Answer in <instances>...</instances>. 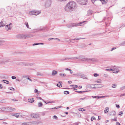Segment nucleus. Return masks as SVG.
I'll return each mask as SVG.
<instances>
[{"mask_svg": "<svg viewBox=\"0 0 125 125\" xmlns=\"http://www.w3.org/2000/svg\"><path fill=\"white\" fill-rule=\"evenodd\" d=\"M76 5L75 2L73 1H70L66 6L65 10L67 11H73L76 8Z\"/></svg>", "mask_w": 125, "mask_h": 125, "instance_id": "obj_1", "label": "nucleus"}, {"mask_svg": "<svg viewBox=\"0 0 125 125\" xmlns=\"http://www.w3.org/2000/svg\"><path fill=\"white\" fill-rule=\"evenodd\" d=\"M77 2L80 4L83 5L86 4L87 0H76Z\"/></svg>", "mask_w": 125, "mask_h": 125, "instance_id": "obj_5", "label": "nucleus"}, {"mask_svg": "<svg viewBox=\"0 0 125 125\" xmlns=\"http://www.w3.org/2000/svg\"><path fill=\"white\" fill-rule=\"evenodd\" d=\"M13 116H14L18 118L19 117V116L17 115H13Z\"/></svg>", "mask_w": 125, "mask_h": 125, "instance_id": "obj_52", "label": "nucleus"}, {"mask_svg": "<svg viewBox=\"0 0 125 125\" xmlns=\"http://www.w3.org/2000/svg\"><path fill=\"white\" fill-rule=\"evenodd\" d=\"M37 99L41 100H43V101H44V100L43 99H42V98L40 97H37Z\"/></svg>", "mask_w": 125, "mask_h": 125, "instance_id": "obj_45", "label": "nucleus"}, {"mask_svg": "<svg viewBox=\"0 0 125 125\" xmlns=\"http://www.w3.org/2000/svg\"><path fill=\"white\" fill-rule=\"evenodd\" d=\"M10 90H12L13 91L15 90L12 87L10 88Z\"/></svg>", "mask_w": 125, "mask_h": 125, "instance_id": "obj_54", "label": "nucleus"}, {"mask_svg": "<svg viewBox=\"0 0 125 125\" xmlns=\"http://www.w3.org/2000/svg\"><path fill=\"white\" fill-rule=\"evenodd\" d=\"M73 87V88H77L78 87V86L77 85H71V86H72Z\"/></svg>", "mask_w": 125, "mask_h": 125, "instance_id": "obj_34", "label": "nucleus"}, {"mask_svg": "<svg viewBox=\"0 0 125 125\" xmlns=\"http://www.w3.org/2000/svg\"><path fill=\"white\" fill-rule=\"evenodd\" d=\"M2 110L3 111H7V108L4 107H2L0 109Z\"/></svg>", "mask_w": 125, "mask_h": 125, "instance_id": "obj_26", "label": "nucleus"}, {"mask_svg": "<svg viewBox=\"0 0 125 125\" xmlns=\"http://www.w3.org/2000/svg\"><path fill=\"white\" fill-rule=\"evenodd\" d=\"M81 77L84 79H87V78L85 75L83 74H82L81 75Z\"/></svg>", "mask_w": 125, "mask_h": 125, "instance_id": "obj_19", "label": "nucleus"}, {"mask_svg": "<svg viewBox=\"0 0 125 125\" xmlns=\"http://www.w3.org/2000/svg\"><path fill=\"white\" fill-rule=\"evenodd\" d=\"M64 93L65 94H69V92L68 91H65L64 92Z\"/></svg>", "mask_w": 125, "mask_h": 125, "instance_id": "obj_33", "label": "nucleus"}, {"mask_svg": "<svg viewBox=\"0 0 125 125\" xmlns=\"http://www.w3.org/2000/svg\"><path fill=\"white\" fill-rule=\"evenodd\" d=\"M44 101L46 104H47L48 103H53V101H52L51 102H46V101Z\"/></svg>", "mask_w": 125, "mask_h": 125, "instance_id": "obj_47", "label": "nucleus"}, {"mask_svg": "<svg viewBox=\"0 0 125 125\" xmlns=\"http://www.w3.org/2000/svg\"><path fill=\"white\" fill-rule=\"evenodd\" d=\"M59 83H61V84H60V85H59L58 84H57V86H58L59 87H62V84H61V83H62V82L60 81L59 82Z\"/></svg>", "mask_w": 125, "mask_h": 125, "instance_id": "obj_31", "label": "nucleus"}, {"mask_svg": "<svg viewBox=\"0 0 125 125\" xmlns=\"http://www.w3.org/2000/svg\"><path fill=\"white\" fill-rule=\"evenodd\" d=\"M27 79L29 80L31 82H32V80L30 78H29V77H28Z\"/></svg>", "mask_w": 125, "mask_h": 125, "instance_id": "obj_61", "label": "nucleus"}, {"mask_svg": "<svg viewBox=\"0 0 125 125\" xmlns=\"http://www.w3.org/2000/svg\"><path fill=\"white\" fill-rule=\"evenodd\" d=\"M95 118L94 117H92L91 118V120L92 121H93L94 120H95Z\"/></svg>", "mask_w": 125, "mask_h": 125, "instance_id": "obj_48", "label": "nucleus"}, {"mask_svg": "<svg viewBox=\"0 0 125 125\" xmlns=\"http://www.w3.org/2000/svg\"><path fill=\"white\" fill-rule=\"evenodd\" d=\"M12 24L10 23L9 25H6V26L5 27V29L7 31L10 30L11 29V27L10 26V25H12Z\"/></svg>", "mask_w": 125, "mask_h": 125, "instance_id": "obj_11", "label": "nucleus"}, {"mask_svg": "<svg viewBox=\"0 0 125 125\" xmlns=\"http://www.w3.org/2000/svg\"><path fill=\"white\" fill-rule=\"evenodd\" d=\"M52 3L51 0H47L45 3V7L46 8L50 7Z\"/></svg>", "mask_w": 125, "mask_h": 125, "instance_id": "obj_6", "label": "nucleus"}, {"mask_svg": "<svg viewBox=\"0 0 125 125\" xmlns=\"http://www.w3.org/2000/svg\"><path fill=\"white\" fill-rule=\"evenodd\" d=\"M93 13V12L92 11L88 10V11L87 14L88 15H91Z\"/></svg>", "mask_w": 125, "mask_h": 125, "instance_id": "obj_25", "label": "nucleus"}, {"mask_svg": "<svg viewBox=\"0 0 125 125\" xmlns=\"http://www.w3.org/2000/svg\"><path fill=\"white\" fill-rule=\"evenodd\" d=\"M22 125H28L26 123H24L22 124Z\"/></svg>", "mask_w": 125, "mask_h": 125, "instance_id": "obj_59", "label": "nucleus"}, {"mask_svg": "<svg viewBox=\"0 0 125 125\" xmlns=\"http://www.w3.org/2000/svg\"><path fill=\"white\" fill-rule=\"evenodd\" d=\"M2 82H3L5 83H6L7 84H8L9 83V82L8 81L6 80H3L2 81Z\"/></svg>", "mask_w": 125, "mask_h": 125, "instance_id": "obj_27", "label": "nucleus"}, {"mask_svg": "<svg viewBox=\"0 0 125 125\" xmlns=\"http://www.w3.org/2000/svg\"><path fill=\"white\" fill-rule=\"evenodd\" d=\"M84 22L78 23H71L67 24L66 25L67 27L68 28H70L74 27L81 26L82 24Z\"/></svg>", "mask_w": 125, "mask_h": 125, "instance_id": "obj_2", "label": "nucleus"}, {"mask_svg": "<svg viewBox=\"0 0 125 125\" xmlns=\"http://www.w3.org/2000/svg\"><path fill=\"white\" fill-rule=\"evenodd\" d=\"M6 24V22L5 21H2L0 22V27H3L5 26Z\"/></svg>", "mask_w": 125, "mask_h": 125, "instance_id": "obj_12", "label": "nucleus"}, {"mask_svg": "<svg viewBox=\"0 0 125 125\" xmlns=\"http://www.w3.org/2000/svg\"><path fill=\"white\" fill-rule=\"evenodd\" d=\"M48 30L47 26H46L43 27H40L39 30L40 31H44L45 30Z\"/></svg>", "mask_w": 125, "mask_h": 125, "instance_id": "obj_13", "label": "nucleus"}, {"mask_svg": "<svg viewBox=\"0 0 125 125\" xmlns=\"http://www.w3.org/2000/svg\"><path fill=\"white\" fill-rule=\"evenodd\" d=\"M10 60L8 58H1L0 59V64H4L6 62L9 61Z\"/></svg>", "mask_w": 125, "mask_h": 125, "instance_id": "obj_3", "label": "nucleus"}, {"mask_svg": "<svg viewBox=\"0 0 125 125\" xmlns=\"http://www.w3.org/2000/svg\"><path fill=\"white\" fill-rule=\"evenodd\" d=\"M94 86H96V88H100L102 87L103 85L101 84H95L94 85Z\"/></svg>", "mask_w": 125, "mask_h": 125, "instance_id": "obj_16", "label": "nucleus"}, {"mask_svg": "<svg viewBox=\"0 0 125 125\" xmlns=\"http://www.w3.org/2000/svg\"><path fill=\"white\" fill-rule=\"evenodd\" d=\"M84 38H75V39H72V40H80V39H84Z\"/></svg>", "mask_w": 125, "mask_h": 125, "instance_id": "obj_50", "label": "nucleus"}, {"mask_svg": "<svg viewBox=\"0 0 125 125\" xmlns=\"http://www.w3.org/2000/svg\"><path fill=\"white\" fill-rule=\"evenodd\" d=\"M32 37V36H31V35H28L27 36V37H27L28 38H30V37Z\"/></svg>", "mask_w": 125, "mask_h": 125, "instance_id": "obj_60", "label": "nucleus"}, {"mask_svg": "<svg viewBox=\"0 0 125 125\" xmlns=\"http://www.w3.org/2000/svg\"><path fill=\"white\" fill-rule=\"evenodd\" d=\"M25 24L26 25V26L28 28L30 29L29 28V27L28 24V22H26L25 23Z\"/></svg>", "mask_w": 125, "mask_h": 125, "instance_id": "obj_35", "label": "nucleus"}, {"mask_svg": "<svg viewBox=\"0 0 125 125\" xmlns=\"http://www.w3.org/2000/svg\"><path fill=\"white\" fill-rule=\"evenodd\" d=\"M57 72L55 70H53L52 72V75L54 76L57 74Z\"/></svg>", "mask_w": 125, "mask_h": 125, "instance_id": "obj_21", "label": "nucleus"}, {"mask_svg": "<svg viewBox=\"0 0 125 125\" xmlns=\"http://www.w3.org/2000/svg\"><path fill=\"white\" fill-rule=\"evenodd\" d=\"M125 96V93L121 94L120 95V96L121 97V96Z\"/></svg>", "mask_w": 125, "mask_h": 125, "instance_id": "obj_56", "label": "nucleus"}, {"mask_svg": "<svg viewBox=\"0 0 125 125\" xmlns=\"http://www.w3.org/2000/svg\"><path fill=\"white\" fill-rule=\"evenodd\" d=\"M42 105H43L42 104V103L41 102H40L38 104V106L39 107H41L42 106Z\"/></svg>", "mask_w": 125, "mask_h": 125, "instance_id": "obj_28", "label": "nucleus"}, {"mask_svg": "<svg viewBox=\"0 0 125 125\" xmlns=\"http://www.w3.org/2000/svg\"><path fill=\"white\" fill-rule=\"evenodd\" d=\"M60 75L61 76L64 77L66 76V74H63L62 73H60Z\"/></svg>", "mask_w": 125, "mask_h": 125, "instance_id": "obj_30", "label": "nucleus"}, {"mask_svg": "<svg viewBox=\"0 0 125 125\" xmlns=\"http://www.w3.org/2000/svg\"><path fill=\"white\" fill-rule=\"evenodd\" d=\"M81 73H77L74 74V75H77V76H81Z\"/></svg>", "mask_w": 125, "mask_h": 125, "instance_id": "obj_40", "label": "nucleus"}, {"mask_svg": "<svg viewBox=\"0 0 125 125\" xmlns=\"http://www.w3.org/2000/svg\"><path fill=\"white\" fill-rule=\"evenodd\" d=\"M81 60L83 61H85L88 62H90L92 61V59L90 58H84L81 59Z\"/></svg>", "mask_w": 125, "mask_h": 125, "instance_id": "obj_14", "label": "nucleus"}, {"mask_svg": "<svg viewBox=\"0 0 125 125\" xmlns=\"http://www.w3.org/2000/svg\"><path fill=\"white\" fill-rule=\"evenodd\" d=\"M39 43H34L33 44V45L34 46L37 45H39Z\"/></svg>", "mask_w": 125, "mask_h": 125, "instance_id": "obj_58", "label": "nucleus"}, {"mask_svg": "<svg viewBox=\"0 0 125 125\" xmlns=\"http://www.w3.org/2000/svg\"><path fill=\"white\" fill-rule=\"evenodd\" d=\"M117 118L115 117L113 119H111V120L112 121H117L116 120Z\"/></svg>", "mask_w": 125, "mask_h": 125, "instance_id": "obj_46", "label": "nucleus"}, {"mask_svg": "<svg viewBox=\"0 0 125 125\" xmlns=\"http://www.w3.org/2000/svg\"><path fill=\"white\" fill-rule=\"evenodd\" d=\"M125 88V86H123L122 87L120 88V90H123Z\"/></svg>", "mask_w": 125, "mask_h": 125, "instance_id": "obj_43", "label": "nucleus"}, {"mask_svg": "<svg viewBox=\"0 0 125 125\" xmlns=\"http://www.w3.org/2000/svg\"><path fill=\"white\" fill-rule=\"evenodd\" d=\"M19 65L21 66H29L33 65V64L29 62H21L19 63Z\"/></svg>", "mask_w": 125, "mask_h": 125, "instance_id": "obj_4", "label": "nucleus"}, {"mask_svg": "<svg viewBox=\"0 0 125 125\" xmlns=\"http://www.w3.org/2000/svg\"><path fill=\"white\" fill-rule=\"evenodd\" d=\"M45 114V112H42L41 113V115L42 116H44Z\"/></svg>", "mask_w": 125, "mask_h": 125, "instance_id": "obj_39", "label": "nucleus"}, {"mask_svg": "<svg viewBox=\"0 0 125 125\" xmlns=\"http://www.w3.org/2000/svg\"><path fill=\"white\" fill-rule=\"evenodd\" d=\"M87 91H86V92H87ZM76 92H77V93H78L81 94V93H82L85 92H86V91H76Z\"/></svg>", "mask_w": 125, "mask_h": 125, "instance_id": "obj_37", "label": "nucleus"}, {"mask_svg": "<svg viewBox=\"0 0 125 125\" xmlns=\"http://www.w3.org/2000/svg\"><path fill=\"white\" fill-rule=\"evenodd\" d=\"M38 91V90L37 89H35V90H34V92L35 93H37V92Z\"/></svg>", "mask_w": 125, "mask_h": 125, "instance_id": "obj_62", "label": "nucleus"}, {"mask_svg": "<svg viewBox=\"0 0 125 125\" xmlns=\"http://www.w3.org/2000/svg\"><path fill=\"white\" fill-rule=\"evenodd\" d=\"M104 76L105 77H106L108 76V75L107 74H104Z\"/></svg>", "mask_w": 125, "mask_h": 125, "instance_id": "obj_64", "label": "nucleus"}, {"mask_svg": "<svg viewBox=\"0 0 125 125\" xmlns=\"http://www.w3.org/2000/svg\"><path fill=\"white\" fill-rule=\"evenodd\" d=\"M11 78L12 79H16V77L14 76H11Z\"/></svg>", "mask_w": 125, "mask_h": 125, "instance_id": "obj_53", "label": "nucleus"}, {"mask_svg": "<svg viewBox=\"0 0 125 125\" xmlns=\"http://www.w3.org/2000/svg\"><path fill=\"white\" fill-rule=\"evenodd\" d=\"M31 124L37 125L38 124H42V122L41 121H32L30 122Z\"/></svg>", "mask_w": 125, "mask_h": 125, "instance_id": "obj_9", "label": "nucleus"}, {"mask_svg": "<svg viewBox=\"0 0 125 125\" xmlns=\"http://www.w3.org/2000/svg\"><path fill=\"white\" fill-rule=\"evenodd\" d=\"M58 0L59 1H60L62 2V1H66L67 0Z\"/></svg>", "mask_w": 125, "mask_h": 125, "instance_id": "obj_63", "label": "nucleus"}, {"mask_svg": "<svg viewBox=\"0 0 125 125\" xmlns=\"http://www.w3.org/2000/svg\"><path fill=\"white\" fill-rule=\"evenodd\" d=\"M16 36L17 38L19 39H25L27 37V36L25 35L19 34L17 35Z\"/></svg>", "mask_w": 125, "mask_h": 125, "instance_id": "obj_8", "label": "nucleus"}, {"mask_svg": "<svg viewBox=\"0 0 125 125\" xmlns=\"http://www.w3.org/2000/svg\"><path fill=\"white\" fill-rule=\"evenodd\" d=\"M62 107V106H59L56 107H54L53 108H50V109H58L59 108Z\"/></svg>", "mask_w": 125, "mask_h": 125, "instance_id": "obj_24", "label": "nucleus"}, {"mask_svg": "<svg viewBox=\"0 0 125 125\" xmlns=\"http://www.w3.org/2000/svg\"><path fill=\"white\" fill-rule=\"evenodd\" d=\"M37 75H40L41 76L42 75V74L40 72H37Z\"/></svg>", "mask_w": 125, "mask_h": 125, "instance_id": "obj_41", "label": "nucleus"}, {"mask_svg": "<svg viewBox=\"0 0 125 125\" xmlns=\"http://www.w3.org/2000/svg\"><path fill=\"white\" fill-rule=\"evenodd\" d=\"M109 110V108L108 107H107L105 108V110L104 111V112L105 113H107Z\"/></svg>", "mask_w": 125, "mask_h": 125, "instance_id": "obj_22", "label": "nucleus"}, {"mask_svg": "<svg viewBox=\"0 0 125 125\" xmlns=\"http://www.w3.org/2000/svg\"><path fill=\"white\" fill-rule=\"evenodd\" d=\"M102 80L100 79H98L97 80L96 82L97 83H101Z\"/></svg>", "mask_w": 125, "mask_h": 125, "instance_id": "obj_29", "label": "nucleus"}, {"mask_svg": "<svg viewBox=\"0 0 125 125\" xmlns=\"http://www.w3.org/2000/svg\"><path fill=\"white\" fill-rule=\"evenodd\" d=\"M116 85L115 84H113L112 85V87L113 88H115L116 87Z\"/></svg>", "mask_w": 125, "mask_h": 125, "instance_id": "obj_38", "label": "nucleus"}, {"mask_svg": "<svg viewBox=\"0 0 125 125\" xmlns=\"http://www.w3.org/2000/svg\"><path fill=\"white\" fill-rule=\"evenodd\" d=\"M121 45H125V41L124 42L121 43Z\"/></svg>", "mask_w": 125, "mask_h": 125, "instance_id": "obj_55", "label": "nucleus"}, {"mask_svg": "<svg viewBox=\"0 0 125 125\" xmlns=\"http://www.w3.org/2000/svg\"><path fill=\"white\" fill-rule=\"evenodd\" d=\"M94 75L95 77H97L98 76H99V75L97 73H95L94 74Z\"/></svg>", "mask_w": 125, "mask_h": 125, "instance_id": "obj_44", "label": "nucleus"}, {"mask_svg": "<svg viewBox=\"0 0 125 125\" xmlns=\"http://www.w3.org/2000/svg\"><path fill=\"white\" fill-rule=\"evenodd\" d=\"M31 116L32 118H38L39 117V114L34 113L32 114L31 115Z\"/></svg>", "mask_w": 125, "mask_h": 125, "instance_id": "obj_10", "label": "nucleus"}, {"mask_svg": "<svg viewBox=\"0 0 125 125\" xmlns=\"http://www.w3.org/2000/svg\"><path fill=\"white\" fill-rule=\"evenodd\" d=\"M117 48L116 47H113L112 48L111 50V51H113V50H115Z\"/></svg>", "mask_w": 125, "mask_h": 125, "instance_id": "obj_42", "label": "nucleus"}, {"mask_svg": "<svg viewBox=\"0 0 125 125\" xmlns=\"http://www.w3.org/2000/svg\"><path fill=\"white\" fill-rule=\"evenodd\" d=\"M15 110V109L12 108L11 107H7V111H8L10 112H11Z\"/></svg>", "mask_w": 125, "mask_h": 125, "instance_id": "obj_18", "label": "nucleus"}, {"mask_svg": "<svg viewBox=\"0 0 125 125\" xmlns=\"http://www.w3.org/2000/svg\"><path fill=\"white\" fill-rule=\"evenodd\" d=\"M79 111H85V109L81 108H80L79 109Z\"/></svg>", "mask_w": 125, "mask_h": 125, "instance_id": "obj_32", "label": "nucleus"}, {"mask_svg": "<svg viewBox=\"0 0 125 125\" xmlns=\"http://www.w3.org/2000/svg\"><path fill=\"white\" fill-rule=\"evenodd\" d=\"M5 41L3 40L0 39V45H2L5 43Z\"/></svg>", "mask_w": 125, "mask_h": 125, "instance_id": "obj_20", "label": "nucleus"}, {"mask_svg": "<svg viewBox=\"0 0 125 125\" xmlns=\"http://www.w3.org/2000/svg\"><path fill=\"white\" fill-rule=\"evenodd\" d=\"M82 58L81 56H80L76 57H73L69 58L72 60L80 59Z\"/></svg>", "mask_w": 125, "mask_h": 125, "instance_id": "obj_15", "label": "nucleus"}, {"mask_svg": "<svg viewBox=\"0 0 125 125\" xmlns=\"http://www.w3.org/2000/svg\"><path fill=\"white\" fill-rule=\"evenodd\" d=\"M53 118L54 119H57V117L56 116L54 115L53 116Z\"/></svg>", "mask_w": 125, "mask_h": 125, "instance_id": "obj_57", "label": "nucleus"}, {"mask_svg": "<svg viewBox=\"0 0 125 125\" xmlns=\"http://www.w3.org/2000/svg\"><path fill=\"white\" fill-rule=\"evenodd\" d=\"M92 97L93 98H97L98 99H99L100 98V96H92Z\"/></svg>", "mask_w": 125, "mask_h": 125, "instance_id": "obj_36", "label": "nucleus"}, {"mask_svg": "<svg viewBox=\"0 0 125 125\" xmlns=\"http://www.w3.org/2000/svg\"><path fill=\"white\" fill-rule=\"evenodd\" d=\"M69 58H65V59H60V61H64L66 60V59H69Z\"/></svg>", "mask_w": 125, "mask_h": 125, "instance_id": "obj_49", "label": "nucleus"}, {"mask_svg": "<svg viewBox=\"0 0 125 125\" xmlns=\"http://www.w3.org/2000/svg\"><path fill=\"white\" fill-rule=\"evenodd\" d=\"M110 71H114L113 73H117V70L116 69L113 68V69H109Z\"/></svg>", "mask_w": 125, "mask_h": 125, "instance_id": "obj_17", "label": "nucleus"}, {"mask_svg": "<svg viewBox=\"0 0 125 125\" xmlns=\"http://www.w3.org/2000/svg\"><path fill=\"white\" fill-rule=\"evenodd\" d=\"M119 115H120L122 116L123 114V113L122 111L120 112L118 114Z\"/></svg>", "mask_w": 125, "mask_h": 125, "instance_id": "obj_51", "label": "nucleus"}, {"mask_svg": "<svg viewBox=\"0 0 125 125\" xmlns=\"http://www.w3.org/2000/svg\"><path fill=\"white\" fill-rule=\"evenodd\" d=\"M28 102L30 103H33L34 102V99L33 98H32L30 99H28Z\"/></svg>", "mask_w": 125, "mask_h": 125, "instance_id": "obj_23", "label": "nucleus"}, {"mask_svg": "<svg viewBox=\"0 0 125 125\" xmlns=\"http://www.w3.org/2000/svg\"><path fill=\"white\" fill-rule=\"evenodd\" d=\"M41 12V11H35L34 10L32 11H30L29 12V14L31 15H35V13H37V15H39V14Z\"/></svg>", "mask_w": 125, "mask_h": 125, "instance_id": "obj_7", "label": "nucleus"}]
</instances>
